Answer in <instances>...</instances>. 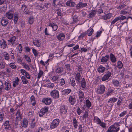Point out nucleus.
Masks as SVG:
<instances>
[{
	"mask_svg": "<svg viewBox=\"0 0 132 132\" xmlns=\"http://www.w3.org/2000/svg\"><path fill=\"white\" fill-rule=\"evenodd\" d=\"M107 67L108 68L106 69L105 74L102 78V80L103 81H104L108 80L110 77L112 71V69L111 68H109L108 65H107Z\"/></svg>",
	"mask_w": 132,
	"mask_h": 132,
	"instance_id": "nucleus-1",
	"label": "nucleus"
},
{
	"mask_svg": "<svg viewBox=\"0 0 132 132\" xmlns=\"http://www.w3.org/2000/svg\"><path fill=\"white\" fill-rule=\"evenodd\" d=\"M106 87L103 85H100L97 88L96 92L98 94H102L104 93Z\"/></svg>",
	"mask_w": 132,
	"mask_h": 132,
	"instance_id": "nucleus-2",
	"label": "nucleus"
},
{
	"mask_svg": "<svg viewBox=\"0 0 132 132\" xmlns=\"http://www.w3.org/2000/svg\"><path fill=\"white\" fill-rule=\"evenodd\" d=\"M119 130V127L113 125L109 127L106 132H118Z\"/></svg>",
	"mask_w": 132,
	"mask_h": 132,
	"instance_id": "nucleus-3",
	"label": "nucleus"
},
{
	"mask_svg": "<svg viewBox=\"0 0 132 132\" xmlns=\"http://www.w3.org/2000/svg\"><path fill=\"white\" fill-rule=\"evenodd\" d=\"M59 122L60 121L59 119H56L53 120L50 125V128L51 129L56 128L59 125Z\"/></svg>",
	"mask_w": 132,
	"mask_h": 132,
	"instance_id": "nucleus-4",
	"label": "nucleus"
},
{
	"mask_svg": "<svg viewBox=\"0 0 132 132\" xmlns=\"http://www.w3.org/2000/svg\"><path fill=\"white\" fill-rule=\"evenodd\" d=\"M51 96L54 98H57L59 97V91L56 90H54L50 93Z\"/></svg>",
	"mask_w": 132,
	"mask_h": 132,
	"instance_id": "nucleus-5",
	"label": "nucleus"
},
{
	"mask_svg": "<svg viewBox=\"0 0 132 132\" xmlns=\"http://www.w3.org/2000/svg\"><path fill=\"white\" fill-rule=\"evenodd\" d=\"M75 78L77 84L80 83V80L82 79L81 75L79 72H78L75 74Z\"/></svg>",
	"mask_w": 132,
	"mask_h": 132,
	"instance_id": "nucleus-6",
	"label": "nucleus"
},
{
	"mask_svg": "<svg viewBox=\"0 0 132 132\" xmlns=\"http://www.w3.org/2000/svg\"><path fill=\"white\" fill-rule=\"evenodd\" d=\"M48 108L47 106L42 108L39 112V116L40 117H42L48 111Z\"/></svg>",
	"mask_w": 132,
	"mask_h": 132,
	"instance_id": "nucleus-7",
	"label": "nucleus"
},
{
	"mask_svg": "<svg viewBox=\"0 0 132 132\" xmlns=\"http://www.w3.org/2000/svg\"><path fill=\"white\" fill-rule=\"evenodd\" d=\"M9 23L8 21L5 17H2L1 21V23L4 27L6 26Z\"/></svg>",
	"mask_w": 132,
	"mask_h": 132,
	"instance_id": "nucleus-8",
	"label": "nucleus"
},
{
	"mask_svg": "<svg viewBox=\"0 0 132 132\" xmlns=\"http://www.w3.org/2000/svg\"><path fill=\"white\" fill-rule=\"evenodd\" d=\"M68 108L65 105H62L60 107V112L62 114H65L67 112Z\"/></svg>",
	"mask_w": 132,
	"mask_h": 132,
	"instance_id": "nucleus-9",
	"label": "nucleus"
},
{
	"mask_svg": "<svg viewBox=\"0 0 132 132\" xmlns=\"http://www.w3.org/2000/svg\"><path fill=\"white\" fill-rule=\"evenodd\" d=\"M7 46L6 42L4 39L0 40V47L3 49H5Z\"/></svg>",
	"mask_w": 132,
	"mask_h": 132,
	"instance_id": "nucleus-10",
	"label": "nucleus"
},
{
	"mask_svg": "<svg viewBox=\"0 0 132 132\" xmlns=\"http://www.w3.org/2000/svg\"><path fill=\"white\" fill-rule=\"evenodd\" d=\"M42 102L44 103L46 105H49L51 103L52 99L49 97L44 98L43 99Z\"/></svg>",
	"mask_w": 132,
	"mask_h": 132,
	"instance_id": "nucleus-11",
	"label": "nucleus"
},
{
	"mask_svg": "<svg viewBox=\"0 0 132 132\" xmlns=\"http://www.w3.org/2000/svg\"><path fill=\"white\" fill-rule=\"evenodd\" d=\"M55 72L57 73H61L63 72L64 69L62 67L57 65Z\"/></svg>",
	"mask_w": 132,
	"mask_h": 132,
	"instance_id": "nucleus-12",
	"label": "nucleus"
},
{
	"mask_svg": "<svg viewBox=\"0 0 132 132\" xmlns=\"http://www.w3.org/2000/svg\"><path fill=\"white\" fill-rule=\"evenodd\" d=\"M110 59V56L109 55H106L102 57L101 59V62L105 63L108 61Z\"/></svg>",
	"mask_w": 132,
	"mask_h": 132,
	"instance_id": "nucleus-13",
	"label": "nucleus"
},
{
	"mask_svg": "<svg viewBox=\"0 0 132 132\" xmlns=\"http://www.w3.org/2000/svg\"><path fill=\"white\" fill-rule=\"evenodd\" d=\"M69 100L71 104L72 105H73L76 101L75 96L74 95L70 96L69 97Z\"/></svg>",
	"mask_w": 132,
	"mask_h": 132,
	"instance_id": "nucleus-14",
	"label": "nucleus"
},
{
	"mask_svg": "<svg viewBox=\"0 0 132 132\" xmlns=\"http://www.w3.org/2000/svg\"><path fill=\"white\" fill-rule=\"evenodd\" d=\"M33 43L34 45L36 46L39 47L41 45V41L38 39H35L33 41Z\"/></svg>",
	"mask_w": 132,
	"mask_h": 132,
	"instance_id": "nucleus-15",
	"label": "nucleus"
},
{
	"mask_svg": "<svg viewBox=\"0 0 132 132\" xmlns=\"http://www.w3.org/2000/svg\"><path fill=\"white\" fill-rule=\"evenodd\" d=\"M87 5L86 3L80 2L76 5V7L77 9H80L81 8L86 7Z\"/></svg>",
	"mask_w": 132,
	"mask_h": 132,
	"instance_id": "nucleus-16",
	"label": "nucleus"
},
{
	"mask_svg": "<svg viewBox=\"0 0 132 132\" xmlns=\"http://www.w3.org/2000/svg\"><path fill=\"white\" fill-rule=\"evenodd\" d=\"M65 38V35L63 33H60L56 36V38L60 41L63 40Z\"/></svg>",
	"mask_w": 132,
	"mask_h": 132,
	"instance_id": "nucleus-17",
	"label": "nucleus"
},
{
	"mask_svg": "<svg viewBox=\"0 0 132 132\" xmlns=\"http://www.w3.org/2000/svg\"><path fill=\"white\" fill-rule=\"evenodd\" d=\"M79 97L80 102H82L85 98L84 93L81 90H80L78 93Z\"/></svg>",
	"mask_w": 132,
	"mask_h": 132,
	"instance_id": "nucleus-18",
	"label": "nucleus"
},
{
	"mask_svg": "<svg viewBox=\"0 0 132 132\" xmlns=\"http://www.w3.org/2000/svg\"><path fill=\"white\" fill-rule=\"evenodd\" d=\"M5 89L6 90H8L10 89L11 84L7 80L5 82Z\"/></svg>",
	"mask_w": 132,
	"mask_h": 132,
	"instance_id": "nucleus-19",
	"label": "nucleus"
},
{
	"mask_svg": "<svg viewBox=\"0 0 132 132\" xmlns=\"http://www.w3.org/2000/svg\"><path fill=\"white\" fill-rule=\"evenodd\" d=\"M48 25L49 26L51 27L53 31H55L57 29V25L55 23H50L48 24Z\"/></svg>",
	"mask_w": 132,
	"mask_h": 132,
	"instance_id": "nucleus-20",
	"label": "nucleus"
},
{
	"mask_svg": "<svg viewBox=\"0 0 132 132\" xmlns=\"http://www.w3.org/2000/svg\"><path fill=\"white\" fill-rule=\"evenodd\" d=\"M35 119H33L32 120L30 121V128L31 129H32L35 128L36 126V123L34 122Z\"/></svg>",
	"mask_w": 132,
	"mask_h": 132,
	"instance_id": "nucleus-21",
	"label": "nucleus"
},
{
	"mask_svg": "<svg viewBox=\"0 0 132 132\" xmlns=\"http://www.w3.org/2000/svg\"><path fill=\"white\" fill-rule=\"evenodd\" d=\"M6 17L8 19L11 20L12 19L13 17V15L12 13L10 12H7L6 14Z\"/></svg>",
	"mask_w": 132,
	"mask_h": 132,
	"instance_id": "nucleus-22",
	"label": "nucleus"
},
{
	"mask_svg": "<svg viewBox=\"0 0 132 132\" xmlns=\"http://www.w3.org/2000/svg\"><path fill=\"white\" fill-rule=\"evenodd\" d=\"M112 15L110 13L106 14L102 16V18L104 20L110 19L112 17Z\"/></svg>",
	"mask_w": 132,
	"mask_h": 132,
	"instance_id": "nucleus-23",
	"label": "nucleus"
},
{
	"mask_svg": "<svg viewBox=\"0 0 132 132\" xmlns=\"http://www.w3.org/2000/svg\"><path fill=\"white\" fill-rule=\"evenodd\" d=\"M20 80L18 77H16L15 79V80L13 82V86L14 87H15L16 85L19 84V82Z\"/></svg>",
	"mask_w": 132,
	"mask_h": 132,
	"instance_id": "nucleus-24",
	"label": "nucleus"
},
{
	"mask_svg": "<svg viewBox=\"0 0 132 132\" xmlns=\"http://www.w3.org/2000/svg\"><path fill=\"white\" fill-rule=\"evenodd\" d=\"M16 115L17 116L16 118V120L18 121L21 120L22 118V117L20 114V112L18 110L16 113Z\"/></svg>",
	"mask_w": 132,
	"mask_h": 132,
	"instance_id": "nucleus-25",
	"label": "nucleus"
},
{
	"mask_svg": "<svg viewBox=\"0 0 132 132\" xmlns=\"http://www.w3.org/2000/svg\"><path fill=\"white\" fill-rule=\"evenodd\" d=\"M80 83L81 84V87L85 89L86 87V81L84 78H83L80 81Z\"/></svg>",
	"mask_w": 132,
	"mask_h": 132,
	"instance_id": "nucleus-26",
	"label": "nucleus"
},
{
	"mask_svg": "<svg viewBox=\"0 0 132 132\" xmlns=\"http://www.w3.org/2000/svg\"><path fill=\"white\" fill-rule=\"evenodd\" d=\"M97 11L95 10H92L89 14V18H91L95 16Z\"/></svg>",
	"mask_w": 132,
	"mask_h": 132,
	"instance_id": "nucleus-27",
	"label": "nucleus"
},
{
	"mask_svg": "<svg viewBox=\"0 0 132 132\" xmlns=\"http://www.w3.org/2000/svg\"><path fill=\"white\" fill-rule=\"evenodd\" d=\"M110 60L112 62L115 63L116 62V58L113 54L111 53L110 54Z\"/></svg>",
	"mask_w": 132,
	"mask_h": 132,
	"instance_id": "nucleus-28",
	"label": "nucleus"
},
{
	"mask_svg": "<svg viewBox=\"0 0 132 132\" xmlns=\"http://www.w3.org/2000/svg\"><path fill=\"white\" fill-rule=\"evenodd\" d=\"M16 37L15 36H13L11 37L10 39L8 40V42L10 43H12V45L14 43V42L15 40Z\"/></svg>",
	"mask_w": 132,
	"mask_h": 132,
	"instance_id": "nucleus-29",
	"label": "nucleus"
},
{
	"mask_svg": "<svg viewBox=\"0 0 132 132\" xmlns=\"http://www.w3.org/2000/svg\"><path fill=\"white\" fill-rule=\"evenodd\" d=\"M71 90L70 89H67L63 90L62 92V94L63 95L65 94L68 95L70 92Z\"/></svg>",
	"mask_w": 132,
	"mask_h": 132,
	"instance_id": "nucleus-30",
	"label": "nucleus"
},
{
	"mask_svg": "<svg viewBox=\"0 0 132 132\" xmlns=\"http://www.w3.org/2000/svg\"><path fill=\"white\" fill-rule=\"evenodd\" d=\"M5 63L3 61H0V70L4 69L5 67Z\"/></svg>",
	"mask_w": 132,
	"mask_h": 132,
	"instance_id": "nucleus-31",
	"label": "nucleus"
},
{
	"mask_svg": "<svg viewBox=\"0 0 132 132\" xmlns=\"http://www.w3.org/2000/svg\"><path fill=\"white\" fill-rule=\"evenodd\" d=\"M98 71L99 72L103 73L105 70V68L102 66V65H100V66L98 69Z\"/></svg>",
	"mask_w": 132,
	"mask_h": 132,
	"instance_id": "nucleus-32",
	"label": "nucleus"
},
{
	"mask_svg": "<svg viewBox=\"0 0 132 132\" xmlns=\"http://www.w3.org/2000/svg\"><path fill=\"white\" fill-rule=\"evenodd\" d=\"M28 118H29V120H32L34 119H35V118L33 116L32 112H29L28 114Z\"/></svg>",
	"mask_w": 132,
	"mask_h": 132,
	"instance_id": "nucleus-33",
	"label": "nucleus"
},
{
	"mask_svg": "<svg viewBox=\"0 0 132 132\" xmlns=\"http://www.w3.org/2000/svg\"><path fill=\"white\" fill-rule=\"evenodd\" d=\"M117 100V98L114 97H113L110 98L108 101L109 103H111L112 102L113 103L115 102Z\"/></svg>",
	"mask_w": 132,
	"mask_h": 132,
	"instance_id": "nucleus-34",
	"label": "nucleus"
},
{
	"mask_svg": "<svg viewBox=\"0 0 132 132\" xmlns=\"http://www.w3.org/2000/svg\"><path fill=\"white\" fill-rule=\"evenodd\" d=\"M70 84L73 87H74L76 85V83L73 78H71L70 79Z\"/></svg>",
	"mask_w": 132,
	"mask_h": 132,
	"instance_id": "nucleus-35",
	"label": "nucleus"
},
{
	"mask_svg": "<svg viewBox=\"0 0 132 132\" xmlns=\"http://www.w3.org/2000/svg\"><path fill=\"white\" fill-rule=\"evenodd\" d=\"M93 32V30L90 27L87 30V33L88 36H91Z\"/></svg>",
	"mask_w": 132,
	"mask_h": 132,
	"instance_id": "nucleus-36",
	"label": "nucleus"
},
{
	"mask_svg": "<svg viewBox=\"0 0 132 132\" xmlns=\"http://www.w3.org/2000/svg\"><path fill=\"white\" fill-rule=\"evenodd\" d=\"M112 83L115 87H118L119 86V82L117 80H113L112 81Z\"/></svg>",
	"mask_w": 132,
	"mask_h": 132,
	"instance_id": "nucleus-37",
	"label": "nucleus"
},
{
	"mask_svg": "<svg viewBox=\"0 0 132 132\" xmlns=\"http://www.w3.org/2000/svg\"><path fill=\"white\" fill-rule=\"evenodd\" d=\"M37 9L39 10H41L42 9H43L44 8V6H43L42 4H38L36 6Z\"/></svg>",
	"mask_w": 132,
	"mask_h": 132,
	"instance_id": "nucleus-38",
	"label": "nucleus"
},
{
	"mask_svg": "<svg viewBox=\"0 0 132 132\" xmlns=\"http://www.w3.org/2000/svg\"><path fill=\"white\" fill-rule=\"evenodd\" d=\"M4 126L6 129H8L9 128L10 124L9 121H6L4 123Z\"/></svg>",
	"mask_w": 132,
	"mask_h": 132,
	"instance_id": "nucleus-39",
	"label": "nucleus"
},
{
	"mask_svg": "<svg viewBox=\"0 0 132 132\" xmlns=\"http://www.w3.org/2000/svg\"><path fill=\"white\" fill-rule=\"evenodd\" d=\"M73 125L74 126L75 128L76 129L78 126V122L75 118H74L73 121Z\"/></svg>",
	"mask_w": 132,
	"mask_h": 132,
	"instance_id": "nucleus-40",
	"label": "nucleus"
},
{
	"mask_svg": "<svg viewBox=\"0 0 132 132\" xmlns=\"http://www.w3.org/2000/svg\"><path fill=\"white\" fill-rule=\"evenodd\" d=\"M94 120L95 122H97V124H99L101 122V121L100 119L97 117H95L94 118Z\"/></svg>",
	"mask_w": 132,
	"mask_h": 132,
	"instance_id": "nucleus-41",
	"label": "nucleus"
},
{
	"mask_svg": "<svg viewBox=\"0 0 132 132\" xmlns=\"http://www.w3.org/2000/svg\"><path fill=\"white\" fill-rule=\"evenodd\" d=\"M21 79L23 84H26L28 83V80L26 79L24 76H22Z\"/></svg>",
	"mask_w": 132,
	"mask_h": 132,
	"instance_id": "nucleus-42",
	"label": "nucleus"
},
{
	"mask_svg": "<svg viewBox=\"0 0 132 132\" xmlns=\"http://www.w3.org/2000/svg\"><path fill=\"white\" fill-rule=\"evenodd\" d=\"M34 20L32 16H30L29 18L28 22L30 24H32L34 22Z\"/></svg>",
	"mask_w": 132,
	"mask_h": 132,
	"instance_id": "nucleus-43",
	"label": "nucleus"
},
{
	"mask_svg": "<svg viewBox=\"0 0 132 132\" xmlns=\"http://www.w3.org/2000/svg\"><path fill=\"white\" fill-rule=\"evenodd\" d=\"M59 78V77L58 76H54L52 78V80L54 82H56L58 81L57 80Z\"/></svg>",
	"mask_w": 132,
	"mask_h": 132,
	"instance_id": "nucleus-44",
	"label": "nucleus"
},
{
	"mask_svg": "<svg viewBox=\"0 0 132 132\" xmlns=\"http://www.w3.org/2000/svg\"><path fill=\"white\" fill-rule=\"evenodd\" d=\"M72 19L74 22L76 23L78 21V16L77 15H75L73 16Z\"/></svg>",
	"mask_w": 132,
	"mask_h": 132,
	"instance_id": "nucleus-45",
	"label": "nucleus"
},
{
	"mask_svg": "<svg viewBox=\"0 0 132 132\" xmlns=\"http://www.w3.org/2000/svg\"><path fill=\"white\" fill-rule=\"evenodd\" d=\"M122 101V99L120 97H119L117 103V105L118 107H119L120 106L121 104V102Z\"/></svg>",
	"mask_w": 132,
	"mask_h": 132,
	"instance_id": "nucleus-46",
	"label": "nucleus"
},
{
	"mask_svg": "<svg viewBox=\"0 0 132 132\" xmlns=\"http://www.w3.org/2000/svg\"><path fill=\"white\" fill-rule=\"evenodd\" d=\"M117 67L119 68H121L123 66V64L122 62L121 61H118L117 62Z\"/></svg>",
	"mask_w": 132,
	"mask_h": 132,
	"instance_id": "nucleus-47",
	"label": "nucleus"
},
{
	"mask_svg": "<svg viewBox=\"0 0 132 132\" xmlns=\"http://www.w3.org/2000/svg\"><path fill=\"white\" fill-rule=\"evenodd\" d=\"M86 106L88 108H90L91 106V103L90 101L88 100L86 101Z\"/></svg>",
	"mask_w": 132,
	"mask_h": 132,
	"instance_id": "nucleus-48",
	"label": "nucleus"
},
{
	"mask_svg": "<svg viewBox=\"0 0 132 132\" xmlns=\"http://www.w3.org/2000/svg\"><path fill=\"white\" fill-rule=\"evenodd\" d=\"M28 124V121L26 120H24L23 122V126L24 128H26L27 127Z\"/></svg>",
	"mask_w": 132,
	"mask_h": 132,
	"instance_id": "nucleus-49",
	"label": "nucleus"
},
{
	"mask_svg": "<svg viewBox=\"0 0 132 132\" xmlns=\"http://www.w3.org/2000/svg\"><path fill=\"white\" fill-rule=\"evenodd\" d=\"M43 74V72L41 70H40L39 71V72L38 74L37 78L38 79H39L42 76Z\"/></svg>",
	"mask_w": 132,
	"mask_h": 132,
	"instance_id": "nucleus-50",
	"label": "nucleus"
},
{
	"mask_svg": "<svg viewBox=\"0 0 132 132\" xmlns=\"http://www.w3.org/2000/svg\"><path fill=\"white\" fill-rule=\"evenodd\" d=\"M3 55L4 58L5 60H8L9 59V56L8 53H6L3 54Z\"/></svg>",
	"mask_w": 132,
	"mask_h": 132,
	"instance_id": "nucleus-51",
	"label": "nucleus"
},
{
	"mask_svg": "<svg viewBox=\"0 0 132 132\" xmlns=\"http://www.w3.org/2000/svg\"><path fill=\"white\" fill-rule=\"evenodd\" d=\"M10 67L13 69H15L16 68V66L14 64L12 63H11L9 64Z\"/></svg>",
	"mask_w": 132,
	"mask_h": 132,
	"instance_id": "nucleus-52",
	"label": "nucleus"
},
{
	"mask_svg": "<svg viewBox=\"0 0 132 132\" xmlns=\"http://www.w3.org/2000/svg\"><path fill=\"white\" fill-rule=\"evenodd\" d=\"M57 15L58 16H61L62 15V13L61 9H58L56 10Z\"/></svg>",
	"mask_w": 132,
	"mask_h": 132,
	"instance_id": "nucleus-53",
	"label": "nucleus"
},
{
	"mask_svg": "<svg viewBox=\"0 0 132 132\" xmlns=\"http://www.w3.org/2000/svg\"><path fill=\"white\" fill-rule=\"evenodd\" d=\"M23 64V66H24V68L26 69L29 70L30 69V68L29 67V65L26 63H22Z\"/></svg>",
	"mask_w": 132,
	"mask_h": 132,
	"instance_id": "nucleus-54",
	"label": "nucleus"
},
{
	"mask_svg": "<svg viewBox=\"0 0 132 132\" xmlns=\"http://www.w3.org/2000/svg\"><path fill=\"white\" fill-rule=\"evenodd\" d=\"M118 17L119 20H122L126 18V17L124 16H123L122 15H121V16H119L117 17Z\"/></svg>",
	"mask_w": 132,
	"mask_h": 132,
	"instance_id": "nucleus-55",
	"label": "nucleus"
},
{
	"mask_svg": "<svg viewBox=\"0 0 132 132\" xmlns=\"http://www.w3.org/2000/svg\"><path fill=\"white\" fill-rule=\"evenodd\" d=\"M88 113L87 112H86L83 115L82 118L83 119H85L88 118Z\"/></svg>",
	"mask_w": 132,
	"mask_h": 132,
	"instance_id": "nucleus-56",
	"label": "nucleus"
},
{
	"mask_svg": "<svg viewBox=\"0 0 132 132\" xmlns=\"http://www.w3.org/2000/svg\"><path fill=\"white\" fill-rule=\"evenodd\" d=\"M119 20L118 17H117L115 18V19L111 22V25H112L116 23V22L118 21Z\"/></svg>",
	"mask_w": 132,
	"mask_h": 132,
	"instance_id": "nucleus-57",
	"label": "nucleus"
},
{
	"mask_svg": "<svg viewBox=\"0 0 132 132\" xmlns=\"http://www.w3.org/2000/svg\"><path fill=\"white\" fill-rule=\"evenodd\" d=\"M54 86V84L51 82L47 84V87L49 88H53Z\"/></svg>",
	"mask_w": 132,
	"mask_h": 132,
	"instance_id": "nucleus-58",
	"label": "nucleus"
},
{
	"mask_svg": "<svg viewBox=\"0 0 132 132\" xmlns=\"http://www.w3.org/2000/svg\"><path fill=\"white\" fill-rule=\"evenodd\" d=\"M24 56L25 59L26 60V61H28V62H31V59L27 55H25Z\"/></svg>",
	"mask_w": 132,
	"mask_h": 132,
	"instance_id": "nucleus-59",
	"label": "nucleus"
},
{
	"mask_svg": "<svg viewBox=\"0 0 132 132\" xmlns=\"http://www.w3.org/2000/svg\"><path fill=\"white\" fill-rule=\"evenodd\" d=\"M32 51L34 55L36 56H37L38 53L37 52L36 50L34 48H33L32 49Z\"/></svg>",
	"mask_w": 132,
	"mask_h": 132,
	"instance_id": "nucleus-60",
	"label": "nucleus"
},
{
	"mask_svg": "<svg viewBox=\"0 0 132 132\" xmlns=\"http://www.w3.org/2000/svg\"><path fill=\"white\" fill-rule=\"evenodd\" d=\"M126 6V4H123L122 5H120L119 6H118L117 9H121L122 8H123L124 7Z\"/></svg>",
	"mask_w": 132,
	"mask_h": 132,
	"instance_id": "nucleus-61",
	"label": "nucleus"
},
{
	"mask_svg": "<svg viewBox=\"0 0 132 132\" xmlns=\"http://www.w3.org/2000/svg\"><path fill=\"white\" fill-rule=\"evenodd\" d=\"M77 113L78 115H80L82 112V111L79 107L77 109Z\"/></svg>",
	"mask_w": 132,
	"mask_h": 132,
	"instance_id": "nucleus-62",
	"label": "nucleus"
},
{
	"mask_svg": "<svg viewBox=\"0 0 132 132\" xmlns=\"http://www.w3.org/2000/svg\"><path fill=\"white\" fill-rule=\"evenodd\" d=\"M86 34H87L86 32H83L82 34H81L79 36L78 38L80 39V38H82L83 37H84Z\"/></svg>",
	"mask_w": 132,
	"mask_h": 132,
	"instance_id": "nucleus-63",
	"label": "nucleus"
},
{
	"mask_svg": "<svg viewBox=\"0 0 132 132\" xmlns=\"http://www.w3.org/2000/svg\"><path fill=\"white\" fill-rule=\"evenodd\" d=\"M61 81L60 82V84H61V85L62 86L64 85L65 83L64 79L62 78L60 79Z\"/></svg>",
	"mask_w": 132,
	"mask_h": 132,
	"instance_id": "nucleus-64",
	"label": "nucleus"
}]
</instances>
